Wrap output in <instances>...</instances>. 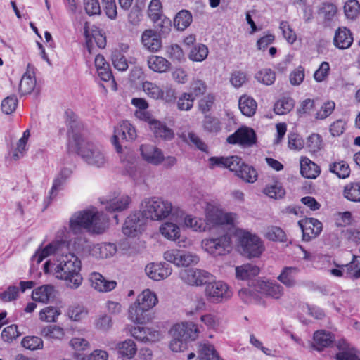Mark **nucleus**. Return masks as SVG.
Wrapping results in <instances>:
<instances>
[{
  "instance_id": "obj_1",
  "label": "nucleus",
  "mask_w": 360,
  "mask_h": 360,
  "mask_svg": "<svg viewBox=\"0 0 360 360\" xmlns=\"http://www.w3.org/2000/svg\"><path fill=\"white\" fill-rule=\"evenodd\" d=\"M65 240H56L46 246L42 250H37L32 256V261L39 264L45 257L51 254L60 255L54 267V274L57 278L64 280L68 287L76 289L82 283L80 274L81 261L72 253L64 254L63 249L68 248Z\"/></svg>"
},
{
  "instance_id": "obj_2",
  "label": "nucleus",
  "mask_w": 360,
  "mask_h": 360,
  "mask_svg": "<svg viewBox=\"0 0 360 360\" xmlns=\"http://www.w3.org/2000/svg\"><path fill=\"white\" fill-rule=\"evenodd\" d=\"M67 122L72 131V135L69 131V136L72 137L77 148L78 154L89 165L96 167H103L107 163V158L101 148L92 142L87 141L82 134L74 131L78 127L77 117L72 111H66Z\"/></svg>"
},
{
  "instance_id": "obj_3",
  "label": "nucleus",
  "mask_w": 360,
  "mask_h": 360,
  "mask_svg": "<svg viewBox=\"0 0 360 360\" xmlns=\"http://www.w3.org/2000/svg\"><path fill=\"white\" fill-rule=\"evenodd\" d=\"M108 227V217L96 209L75 212L70 219V229L75 233H80L82 229L101 234Z\"/></svg>"
},
{
  "instance_id": "obj_4",
  "label": "nucleus",
  "mask_w": 360,
  "mask_h": 360,
  "mask_svg": "<svg viewBox=\"0 0 360 360\" xmlns=\"http://www.w3.org/2000/svg\"><path fill=\"white\" fill-rule=\"evenodd\" d=\"M198 326L192 322H182L173 326L171 333L172 340L169 347L174 352H184L187 349L188 340H195L199 333Z\"/></svg>"
},
{
  "instance_id": "obj_5",
  "label": "nucleus",
  "mask_w": 360,
  "mask_h": 360,
  "mask_svg": "<svg viewBox=\"0 0 360 360\" xmlns=\"http://www.w3.org/2000/svg\"><path fill=\"white\" fill-rule=\"evenodd\" d=\"M142 205L143 216L154 221L165 219L172 210V205L169 201L158 197L145 199Z\"/></svg>"
},
{
  "instance_id": "obj_6",
  "label": "nucleus",
  "mask_w": 360,
  "mask_h": 360,
  "mask_svg": "<svg viewBox=\"0 0 360 360\" xmlns=\"http://www.w3.org/2000/svg\"><path fill=\"white\" fill-rule=\"evenodd\" d=\"M238 249L248 259L258 258L264 250L262 240L249 232L243 233L239 238Z\"/></svg>"
},
{
  "instance_id": "obj_7",
  "label": "nucleus",
  "mask_w": 360,
  "mask_h": 360,
  "mask_svg": "<svg viewBox=\"0 0 360 360\" xmlns=\"http://www.w3.org/2000/svg\"><path fill=\"white\" fill-rule=\"evenodd\" d=\"M205 295L207 300L212 303H220L232 296V291L228 285L221 281H208L205 284Z\"/></svg>"
},
{
  "instance_id": "obj_8",
  "label": "nucleus",
  "mask_w": 360,
  "mask_h": 360,
  "mask_svg": "<svg viewBox=\"0 0 360 360\" xmlns=\"http://www.w3.org/2000/svg\"><path fill=\"white\" fill-rule=\"evenodd\" d=\"M236 214L225 212L218 207L208 203L205 208L207 224L212 226L221 225H233Z\"/></svg>"
},
{
  "instance_id": "obj_9",
  "label": "nucleus",
  "mask_w": 360,
  "mask_h": 360,
  "mask_svg": "<svg viewBox=\"0 0 360 360\" xmlns=\"http://www.w3.org/2000/svg\"><path fill=\"white\" fill-rule=\"evenodd\" d=\"M202 247L213 256L224 255L230 251L231 238L227 234H224L218 238L204 239Z\"/></svg>"
},
{
  "instance_id": "obj_10",
  "label": "nucleus",
  "mask_w": 360,
  "mask_h": 360,
  "mask_svg": "<svg viewBox=\"0 0 360 360\" xmlns=\"http://www.w3.org/2000/svg\"><path fill=\"white\" fill-rule=\"evenodd\" d=\"M180 278L186 284L192 286H200L212 280V275L199 269H182L179 272Z\"/></svg>"
},
{
  "instance_id": "obj_11",
  "label": "nucleus",
  "mask_w": 360,
  "mask_h": 360,
  "mask_svg": "<svg viewBox=\"0 0 360 360\" xmlns=\"http://www.w3.org/2000/svg\"><path fill=\"white\" fill-rule=\"evenodd\" d=\"M164 259L178 266H188L196 264L199 262V257L197 255L179 250L166 251L164 253Z\"/></svg>"
},
{
  "instance_id": "obj_12",
  "label": "nucleus",
  "mask_w": 360,
  "mask_h": 360,
  "mask_svg": "<svg viewBox=\"0 0 360 360\" xmlns=\"http://www.w3.org/2000/svg\"><path fill=\"white\" fill-rule=\"evenodd\" d=\"M108 212L122 211L128 208L131 202V198L127 195H121L115 192L110 193L101 200Z\"/></svg>"
},
{
  "instance_id": "obj_13",
  "label": "nucleus",
  "mask_w": 360,
  "mask_h": 360,
  "mask_svg": "<svg viewBox=\"0 0 360 360\" xmlns=\"http://www.w3.org/2000/svg\"><path fill=\"white\" fill-rule=\"evenodd\" d=\"M137 136L135 127L128 121H122L119 127L115 129V134L112 137V143L115 146L117 153L122 152V146L118 143V139L120 137L126 141H134Z\"/></svg>"
},
{
  "instance_id": "obj_14",
  "label": "nucleus",
  "mask_w": 360,
  "mask_h": 360,
  "mask_svg": "<svg viewBox=\"0 0 360 360\" xmlns=\"http://www.w3.org/2000/svg\"><path fill=\"white\" fill-rule=\"evenodd\" d=\"M227 142L231 144H240L250 146L256 142V134L253 129L242 127L228 136Z\"/></svg>"
},
{
  "instance_id": "obj_15",
  "label": "nucleus",
  "mask_w": 360,
  "mask_h": 360,
  "mask_svg": "<svg viewBox=\"0 0 360 360\" xmlns=\"http://www.w3.org/2000/svg\"><path fill=\"white\" fill-rule=\"evenodd\" d=\"M302 231V238L305 241H309L318 236L323 229L321 222L314 218H307L298 222Z\"/></svg>"
},
{
  "instance_id": "obj_16",
  "label": "nucleus",
  "mask_w": 360,
  "mask_h": 360,
  "mask_svg": "<svg viewBox=\"0 0 360 360\" xmlns=\"http://www.w3.org/2000/svg\"><path fill=\"white\" fill-rule=\"evenodd\" d=\"M210 167L214 166L220 167L229 168L230 171L234 172L237 174L243 165L245 163L238 156L224 157H212L210 158Z\"/></svg>"
},
{
  "instance_id": "obj_17",
  "label": "nucleus",
  "mask_w": 360,
  "mask_h": 360,
  "mask_svg": "<svg viewBox=\"0 0 360 360\" xmlns=\"http://www.w3.org/2000/svg\"><path fill=\"white\" fill-rule=\"evenodd\" d=\"M145 271L150 278L154 281H160L170 276L172 270L169 264L165 262H153L146 265Z\"/></svg>"
},
{
  "instance_id": "obj_18",
  "label": "nucleus",
  "mask_w": 360,
  "mask_h": 360,
  "mask_svg": "<svg viewBox=\"0 0 360 360\" xmlns=\"http://www.w3.org/2000/svg\"><path fill=\"white\" fill-rule=\"evenodd\" d=\"M143 220L139 213L130 214L125 220L122 232L125 236L134 237L143 230Z\"/></svg>"
},
{
  "instance_id": "obj_19",
  "label": "nucleus",
  "mask_w": 360,
  "mask_h": 360,
  "mask_svg": "<svg viewBox=\"0 0 360 360\" xmlns=\"http://www.w3.org/2000/svg\"><path fill=\"white\" fill-rule=\"evenodd\" d=\"M140 150L143 159L150 164L159 165L163 162L164 155L161 150L154 145H141Z\"/></svg>"
},
{
  "instance_id": "obj_20",
  "label": "nucleus",
  "mask_w": 360,
  "mask_h": 360,
  "mask_svg": "<svg viewBox=\"0 0 360 360\" xmlns=\"http://www.w3.org/2000/svg\"><path fill=\"white\" fill-rule=\"evenodd\" d=\"M141 41L144 49L152 53L158 52L162 47V41L157 32L150 29L142 33Z\"/></svg>"
},
{
  "instance_id": "obj_21",
  "label": "nucleus",
  "mask_w": 360,
  "mask_h": 360,
  "mask_svg": "<svg viewBox=\"0 0 360 360\" xmlns=\"http://www.w3.org/2000/svg\"><path fill=\"white\" fill-rule=\"evenodd\" d=\"M72 173V167H64L60 169L58 175L54 179L53 186L49 192V198L51 199L54 198L57 195L58 192L63 188L65 184L70 178Z\"/></svg>"
},
{
  "instance_id": "obj_22",
  "label": "nucleus",
  "mask_w": 360,
  "mask_h": 360,
  "mask_svg": "<svg viewBox=\"0 0 360 360\" xmlns=\"http://www.w3.org/2000/svg\"><path fill=\"white\" fill-rule=\"evenodd\" d=\"M89 252L94 257L104 259L113 256L117 252V247L112 243H101L90 246Z\"/></svg>"
},
{
  "instance_id": "obj_23",
  "label": "nucleus",
  "mask_w": 360,
  "mask_h": 360,
  "mask_svg": "<svg viewBox=\"0 0 360 360\" xmlns=\"http://www.w3.org/2000/svg\"><path fill=\"white\" fill-rule=\"evenodd\" d=\"M91 285L98 292H106L115 289L117 283L114 281L106 280L98 272H92L89 275Z\"/></svg>"
},
{
  "instance_id": "obj_24",
  "label": "nucleus",
  "mask_w": 360,
  "mask_h": 360,
  "mask_svg": "<svg viewBox=\"0 0 360 360\" xmlns=\"http://www.w3.org/2000/svg\"><path fill=\"white\" fill-rule=\"evenodd\" d=\"M257 290L274 299H279L283 294V288L275 282L258 281Z\"/></svg>"
},
{
  "instance_id": "obj_25",
  "label": "nucleus",
  "mask_w": 360,
  "mask_h": 360,
  "mask_svg": "<svg viewBox=\"0 0 360 360\" xmlns=\"http://www.w3.org/2000/svg\"><path fill=\"white\" fill-rule=\"evenodd\" d=\"M337 347L340 352L335 355L336 360H360L358 351L350 346L345 340H340Z\"/></svg>"
},
{
  "instance_id": "obj_26",
  "label": "nucleus",
  "mask_w": 360,
  "mask_h": 360,
  "mask_svg": "<svg viewBox=\"0 0 360 360\" xmlns=\"http://www.w3.org/2000/svg\"><path fill=\"white\" fill-rule=\"evenodd\" d=\"M84 34L86 38V45L89 52L91 53L92 39H94L96 44L99 48H104L106 44L105 37L100 33L98 30H92L90 33L89 23L85 22L84 26Z\"/></svg>"
},
{
  "instance_id": "obj_27",
  "label": "nucleus",
  "mask_w": 360,
  "mask_h": 360,
  "mask_svg": "<svg viewBox=\"0 0 360 360\" xmlns=\"http://www.w3.org/2000/svg\"><path fill=\"white\" fill-rule=\"evenodd\" d=\"M129 319L135 323H145L150 319L149 310L143 309L135 302L129 307Z\"/></svg>"
},
{
  "instance_id": "obj_28",
  "label": "nucleus",
  "mask_w": 360,
  "mask_h": 360,
  "mask_svg": "<svg viewBox=\"0 0 360 360\" xmlns=\"http://www.w3.org/2000/svg\"><path fill=\"white\" fill-rule=\"evenodd\" d=\"M352 42L353 37L349 30L346 27H340L336 30L334 44L338 48L340 49H348Z\"/></svg>"
},
{
  "instance_id": "obj_29",
  "label": "nucleus",
  "mask_w": 360,
  "mask_h": 360,
  "mask_svg": "<svg viewBox=\"0 0 360 360\" xmlns=\"http://www.w3.org/2000/svg\"><path fill=\"white\" fill-rule=\"evenodd\" d=\"M300 173L307 179H315L320 174L319 167L307 158H302L300 160Z\"/></svg>"
},
{
  "instance_id": "obj_30",
  "label": "nucleus",
  "mask_w": 360,
  "mask_h": 360,
  "mask_svg": "<svg viewBox=\"0 0 360 360\" xmlns=\"http://www.w3.org/2000/svg\"><path fill=\"white\" fill-rule=\"evenodd\" d=\"M333 342L334 337L330 332L316 331L314 335L313 347L318 351H321L323 348L329 347Z\"/></svg>"
},
{
  "instance_id": "obj_31",
  "label": "nucleus",
  "mask_w": 360,
  "mask_h": 360,
  "mask_svg": "<svg viewBox=\"0 0 360 360\" xmlns=\"http://www.w3.org/2000/svg\"><path fill=\"white\" fill-rule=\"evenodd\" d=\"M299 272L296 267L286 266L283 269L277 279L288 288L294 287L297 282L295 277Z\"/></svg>"
},
{
  "instance_id": "obj_32",
  "label": "nucleus",
  "mask_w": 360,
  "mask_h": 360,
  "mask_svg": "<svg viewBox=\"0 0 360 360\" xmlns=\"http://www.w3.org/2000/svg\"><path fill=\"white\" fill-rule=\"evenodd\" d=\"M148 68L156 72H165L170 67V63L163 57L152 55L147 60Z\"/></svg>"
},
{
  "instance_id": "obj_33",
  "label": "nucleus",
  "mask_w": 360,
  "mask_h": 360,
  "mask_svg": "<svg viewBox=\"0 0 360 360\" xmlns=\"http://www.w3.org/2000/svg\"><path fill=\"white\" fill-rule=\"evenodd\" d=\"M259 268L251 264H245L236 267V277L238 280H248L259 273Z\"/></svg>"
},
{
  "instance_id": "obj_34",
  "label": "nucleus",
  "mask_w": 360,
  "mask_h": 360,
  "mask_svg": "<svg viewBox=\"0 0 360 360\" xmlns=\"http://www.w3.org/2000/svg\"><path fill=\"white\" fill-rule=\"evenodd\" d=\"M53 292L54 288L52 285H44L33 290L32 298L34 301L46 303L54 297Z\"/></svg>"
},
{
  "instance_id": "obj_35",
  "label": "nucleus",
  "mask_w": 360,
  "mask_h": 360,
  "mask_svg": "<svg viewBox=\"0 0 360 360\" xmlns=\"http://www.w3.org/2000/svg\"><path fill=\"white\" fill-rule=\"evenodd\" d=\"M136 302L143 309L150 310L157 304L158 297L154 292L146 289L138 295Z\"/></svg>"
},
{
  "instance_id": "obj_36",
  "label": "nucleus",
  "mask_w": 360,
  "mask_h": 360,
  "mask_svg": "<svg viewBox=\"0 0 360 360\" xmlns=\"http://www.w3.org/2000/svg\"><path fill=\"white\" fill-rule=\"evenodd\" d=\"M199 360H223L212 345L200 343L198 346Z\"/></svg>"
},
{
  "instance_id": "obj_37",
  "label": "nucleus",
  "mask_w": 360,
  "mask_h": 360,
  "mask_svg": "<svg viewBox=\"0 0 360 360\" xmlns=\"http://www.w3.org/2000/svg\"><path fill=\"white\" fill-rule=\"evenodd\" d=\"M117 349L119 354L125 359L133 358L137 352V347L134 340H126L117 344Z\"/></svg>"
},
{
  "instance_id": "obj_38",
  "label": "nucleus",
  "mask_w": 360,
  "mask_h": 360,
  "mask_svg": "<svg viewBox=\"0 0 360 360\" xmlns=\"http://www.w3.org/2000/svg\"><path fill=\"white\" fill-rule=\"evenodd\" d=\"M263 193L269 198L274 199L282 198L285 194L281 183L276 179H273L271 183L268 184L264 188Z\"/></svg>"
},
{
  "instance_id": "obj_39",
  "label": "nucleus",
  "mask_w": 360,
  "mask_h": 360,
  "mask_svg": "<svg viewBox=\"0 0 360 360\" xmlns=\"http://www.w3.org/2000/svg\"><path fill=\"white\" fill-rule=\"evenodd\" d=\"M338 9L335 5L330 3H324L319 10V15L323 19L325 26H330L331 22L335 18Z\"/></svg>"
},
{
  "instance_id": "obj_40",
  "label": "nucleus",
  "mask_w": 360,
  "mask_h": 360,
  "mask_svg": "<svg viewBox=\"0 0 360 360\" xmlns=\"http://www.w3.org/2000/svg\"><path fill=\"white\" fill-rule=\"evenodd\" d=\"M257 106L256 101L250 97L243 96L239 99V108L245 116H252L256 112Z\"/></svg>"
},
{
  "instance_id": "obj_41",
  "label": "nucleus",
  "mask_w": 360,
  "mask_h": 360,
  "mask_svg": "<svg viewBox=\"0 0 360 360\" xmlns=\"http://www.w3.org/2000/svg\"><path fill=\"white\" fill-rule=\"evenodd\" d=\"M150 129L158 137H161L165 139H171L174 137L172 130L158 120H152L150 122Z\"/></svg>"
},
{
  "instance_id": "obj_42",
  "label": "nucleus",
  "mask_w": 360,
  "mask_h": 360,
  "mask_svg": "<svg viewBox=\"0 0 360 360\" xmlns=\"http://www.w3.org/2000/svg\"><path fill=\"white\" fill-rule=\"evenodd\" d=\"M40 335L47 339L62 340L65 335L63 328L53 325L44 327L40 332Z\"/></svg>"
},
{
  "instance_id": "obj_43",
  "label": "nucleus",
  "mask_w": 360,
  "mask_h": 360,
  "mask_svg": "<svg viewBox=\"0 0 360 360\" xmlns=\"http://www.w3.org/2000/svg\"><path fill=\"white\" fill-rule=\"evenodd\" d=\"M160 231L165 238L169 240H176L180 237V229L172 222H165L160 228Z\"/></svg>"
},
{
  "instance_id": "obj_44",
  "label": "nucleus",
  "mask_w": 360,
  "mask_h": 360,
  "mask_svg": "<svg viewBox=\"0 0 360 360\" xmlns=\"http://www.w3.org/2000/svg\"><path fill=\"white\" fill-rule=\"evenodd\" d=\"M209 51L207 46L198 44L190 51L188 58L192 61L202 62L207 57Z\"/></svg>"
},
{
  "instance_id": "obj_45",
  "label": "nucleus",
  "mask_w": 360,
  "mask_h": 360,
  "mask_svg": "<svg viewBox=\"0 0 360 360\" xmlns=\"http://www.w3.org/2000/svg\"><path fill=\"white\" fill-rule=\"evenodd\" d=\"M191 22V13L186 10H182L176 14L174 20V25L177 30H184L190 25Z\"/></svg>"
},
{
  "instance_id": "obj_46",
  "label": "nucleus",
  "mask_w": 360,
  "mask_h": 360,
  "mask_svg": "<svg viewBox=\"0 0 360 360\" xmlns=\"http://www.w3.org/2000/svg\"><path fill=\"white\" fill-rule=\"evenodd\" d=\"M344 196L350 201L360 202V182L347 184L344 188Z\"/></svg>"
},
{
  "instance_id": "obj_47",
  "label": "nucleus",
  "mask_w": 360,
  "mask_h": 360,
  "mask_svg": "<svg viewBox=\"0 0 360 360\" xmlns=\"http://www.w3.org/2000/svg\"><path fill=\"white\" fill-rule=\"evenodd\" d=\"M246 182L254 183L257 179V172L252 166L244 163L236 174Z\"/></svg>"
},
{
  "instance_id": "obj_48",
  "label": "nucleus",
  "mask_w": 360,
  "mask_h": 360,
  "mask_svg": "<svg viewBox=\"0 0 360 360\" xmlns=\"http://www.w3.org/2000/svg\"><path fill=\"white\" fill-rule=\"evenodd\" d=\"M35 85V79L30 74L25 73L20 80L19 91L22 95L30 94L34 90Z\"/></svg>"
},
{
  "instance_id": "obj_49",
  "label": "nucleus",
  "mask_w": 360,
  "mask_h": 360,
  "mask_svg": "<svg viewBox=\"0 0 360 360\" xmlns=\"http://www.w3.org/2000/svg\"><path fill=\"white\" fill-rule=\"evenodd\" d=\"M294 100L291 98H283L278 100L274 105V110L278 115H285L294 107Z\"/></svg>"
},
{
  "instance_id": "obj_50",
  "label": "nucleus",
  "mask_w": 360,
  "mask_h": 360,
  "mask_svg": "<svg viewBox=\"0 0 360 360\" xmlns=\"http://www.w3.org/2000/svg\"><path fill=\"white\" fill-rule=\"evenodd\" d=\"M143 91L150 98L158 100L163 97V90L154 83L144 82L142 84Z\"/></svg>"
},
{
  "instance_id": "obj_51",
  "label": "nucleus",
  "mask_w": 360,
  "mask_h": 360,
  "mask_svg": "<svg viewBox=\"0 0 360 360\" xmlns=\"http://www.w3.org/2000/svg\"><path fill=\"white\" fill-rule=\"evenodd\" d=\"M329 170L342 179L347 177L350 174L349 167L344 161L330 164Z\"/></svg>"
},
{
  "instance_id": "obj_52",
  "label": "nucleus",
  "mask_w": 360,
  "mask_h": 360,
  "mask_svg": "<svg viewBox=\"0 0 360 360\" xmlns=\"http://www.w3.org/2000/svg\"><path fill=\"white\" fill-rule=\"evenodd\" d=\"M60 314V310L55 307H46L39 312V319L46 322H56Z\"/></svg>"
},
{
  "instance_id": "obj_53",
  "label": "nucleus",
  "mask_w": 360,
  "mask_h": 360,
  "mask_svg": "<svg viewBox=\"0 0 360 360\" xmlns=\"http://www.w3.org/2000/svg\"><path fill=\"white\" fill-rule=\"evenodd\" d=\"M255 78L257 79L258 82L269 86L271 85L275 82L276 74L271 69L265 68L259 71L256 74Z\"/></svg>"
},
{
  "instance_id": "obj_54",
  "label": "nucleus",
  "mask_w": 360,
  "mask_h": 360,
  "mask_svg": "<svg viewBox=\"0 0 360 360\" xmlns=\"http://www.w3.org/2000/svg\"><path fill=\"white\" fill-rule=\"evenodd\" d=\"M112 64L119 71H125L128 68V63L125 56L120 51H113L111 55Z\"/></svg>"
},
{
  "instance_id": "obj_55",
  "label": "nucleus",
  "mask_w": 360,
  "mask_h": 360,
  "mask_svg": "<svg viewBox=\"0 0 360 360\" xmlns=\"http://www.w3.org/2000/svg\"><path fill=\"white\" fill-rule=\"evenodd\" d=\"M21 344L22 347L30 350H37L43 348V340L37 336L25 337Z\"/></svg>"
},
{
  "instance_id": "obj_56",
  "label": "nucleus",
  "mask_w": 360,
  "mask_h": 360,
  "mask_svg": "<svg viewBox=\"0 0 360 360\" xmlns=\"http://www.w3.org/2000/svg\"><path fill=\"white\" fill-rule=\"evenodd\" d=\"M148 14L154 22H158L162 15V4L160 0H152L148 6Z\"/></svg>"
},
{
  "instance_id": "obj_57",
  "label": "nucleus",
  "mask_w": 360,
  "mask_h": 360,
  "mask_svg": "<svg viewBox=\"0 0 360 360\" xmlns=\"http://www.w3.org/2000/svg\"><path fill=\"white\" fill-rule=\"evenodd\" d=\"M207 91V85L205 82L201 79H193L190 84V92L192 97L195 98L203 95Z\"/></svg>"
},
{
  "instance_id": "obj_58",
  "label": "nucleus",
  "mask_w": 360,
  "mask_h": 360,
  "mask_svg": "<svg viewBox=\"0 0 360 360\" xmlns=\"http://www.w3.org/2000/svg\"><path fill=\"white\" fill-rule=\"evenodd\" d=\"M265 236L270 240L273 241H284L285 239V233L282 229L278 226H269L266 229Z\"/></svg>"
},
{
  "instance_id": "obj_59",
  "label": "nucleus",
  "mask_w": 360,
  "mask_h": 360,
  "mask_svg": "<svg viewBox=\"0 0 360 360\" xmlns=\"http://www.w3.org/2000/svg\"><path fill=\"white\" fill-rule=\"evenodd\" d=\"M360 5L357 0H349L344 6V11L347 18L354 19L359 13Z\"/></svg>"
},
{
  "instance_id": "obj_60",
  "label": "nucleus",
  "mask_w": 360,
  "mask_h": 360,
  "mask_svg": "<svg viewBox=\"0 0 360 360\" xmlns=\"http://www.w3.org/2000/svg\"><path fill=\"white\" fill-rule=\"evenodd\" d=\"M18 105V98L16 96L12 95L5 98L1 102L2 112L6 115L13 112Z\"/></svg>"
},
{
  "instance_id": "obj_61",
  "label": "nucleus",
  "mask_w": 360,
  "mask_h": 360,
  "mask_svg": "<svg viewBox=\"0 0 360 360\" xmlns=\"http://www.w3.org/2000/svg\"><path fill=\"white\" fill-rule=\"evenodd\" d=\"M335 108L334 101H328L323 103L320 110L316 113V120H324L332 114Z\"/></svg>"
},
{
  "instance_id": "obj_62",
  "label": "nucleus",
  "mask_w": 360,
  "mask_h": 360,
  "mask_svg": "<svg viewBox=\"0 0 360 360\" xmlns=\"http://www.w3.org/2000/svg\"><path fill=\"white\" fill-rule=\"evenodd\" d=\"M195 98L188 93H183L177 101V108L179 110H190L193 106Z\"/></svg>"
},
{
  "instance_id": "obj_63",
  "label": "nucleus",
  "mask_w": 360,
  "mask_h": 360,
  "mask_svg": "<svg viewBox=\"0 0 360 360\" xmlns=\"http://www.w3.org/2000/svg\"><path fill=\"white\" fill-rule=\"evenodd\" d=\"M181 137L188 143L193 144L196 148L202 151L207 149L206 144L193 132H188L187 134H183Z\"/></svg>"
},
{
  "instance_id": "obj_64",
  "label": "nucleus",
  "mask_w": 360,
  "mask_h": 360,
  "mask_svg": "<svg viewBox=\"0 0 360 360\" xmlns=\"http://www.w3.org/2000/svg\"><path fill=\"white\" fill-rule=\"evenodd\" d=\"M94 326L99 330L108 331L112 326V318L107 314L101 315L95 320Z\"/></svg>"
}]
</instances>
